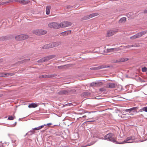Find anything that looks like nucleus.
I'll return each mask as SVG.
<instances>
[{
	"label": "nucleus",
	"instance_id": "1",
	"mask_svg": "<svg viewBox=\"0 0 147 147\" xmlns=\"http://www.w3.org/2000/svg\"><path fill=\"white\" fill-rule=\"evenodd\" d=\"M113 136L112 134H109L104 136V139L112 142L115 143L119 144V143L116 141L115 138L113 137Z\"/></svg>",
	"mask_w": 147,
	"mask_h": 147
},
{
	"label": "nucleus",
	"instance_id": "2",
	"mask_svg": "<svg viewBox=\"0 0 147 147\" xmlns=\"http://www.w3.org/2000/svg\"><path fill=\"white\" fill-rule=\"evenodd\" d=\"M135 139V137L134 136H131L127 137L126 139L123 142L119 143V144H123L126 143H129L133 142V140Z\"/></svg>",
	"mask_w": 147,
	"mask_h": 147
},
{
	"label": "nucleus",
	"instance_id": "3",
	"mask_svg": "<svg viewBox=\"0 0 147 147\" xmlns=\"http://www.w3.org/2000/svg\"><path fill=\"white\" fill-rule=\"evenodd\" d=\"M48 26L49 27L53 29H59L60 28L59 24L56 22H52L49 24Z\"/></svg>",
	"mask_w": 147,
	"mask_h": 147
},
{
	"label": "nucleus",
	"instance_id": "4",
	"mask_svg": "<svg viewBox=\"0 0 147 147\" xmlns=\"http://www.w3.org/2000/svg\"><path fill=\"white\" fill-rule=\"evenodd\" d=\"M47 31L42 29L36 30L33 31L34 34L39 35H44L47 33Z\"/></svg>",
	"mask_w": 147,
	"mask_h": 147
},
{
	"label": "nucleus",
	"instance_id": "5",
	"mask_svg": "<svg viewBox=\"0 0 147 147\" xmlns=\"http://www.w3.org/2000/svg\"><path fill=\"white\" fill-rule=\"evenodd\" d=\"M147 33V30L142 32H140L136 34L131 36L130 37V38L132 39H134L136 38H139Z\"/></svg>",
	"mask_w": 147,
	"mask_h": 147
},
{
	"label": "nucleus",
	"instance_id": "6",
	"mask_svg": "<svg viewBox=\"0 0 147 147\" xmlns=\"http://www.w3.org/2000/svg\"><path fill=\"white\" fill-rule=\"evenodd\" d=\"M28 37V36L27 35L21 34L16 36L15 38L17 40L20 41L27 39Z\"/></svg>",
	"mask_w": 147,
	"mask_h": 147
},
{
	"label": "nucleus",
	"instance_id": "7",
	"mask_svg": "<svg viewBox=\"0 0 147 147\" xmlns=\"http://www.w3.org/2000/svg\"><path fill=\"white\" fill-rule=\"evenodd\" d=\"M71 23L70 22L65 21L61 22L60 24V28H64L71 26Z\"/></svg>",
	"mask_w": 147,
	"mask_h": 147
},
{
	"label": "nucleus",
	"instance_id": "8",
	"mask_svg": "<svg viewBox=\"0 0 147 147\" xmlns=\"http://www.w3.org/2000/svg\"><path fill=\"white\" fill-rule=\"evenodd\" d=\"M118 31V29H115L109 30L107 32V37H110L115 34Z\"/></svg>",
	"mask_w": 147,
	"mask_h": 147
},
{
	"label": "nucleus",
	"instance_id": "9",
	"mask_svg": "<svg viewBox=\"0 0 147 147\" xmlns=\"http://www.w3.org/2000/svg\"><path fill=\"white\" fill-rule=\"evenodd\" d=\"M98 14L97 13H92L88 15L85 16L84 17L82 18V20H87L94 16L98 15Z\"/></svg>",
	"mask_w": 147,
	"mask_h": 147
},
{
	"label": "nucleus",
	"instance_id": "10",
	"mask_svg": "<svg viewBox=\"0 0 147 147\" xmlns=\"http://www.w3.org/2000/svg\"><path fill=\"white\" fill-rule=\"evenodd\" d=\"M56 75L55 74H50V75H44L41 76H39V78H52L56 76Z\"/></svg>",
	"mask_w": 147,
	"mask_h": 147
},
{
	"label": "nucleus",
	"instance_id": "11",
	"mask_svg": "<svg viewBox=\"0 0 147 147\" xmlns=\"http://www.w3.org/2000/svg\"><path fill=\"white\" fill-rule=\"evenodd\" d=\"M138 108L139 107H133L129 109H126L125 111L126 112H129V113H130L131 111H134V112L135 111L137 113V111H136L135 110Z\"/></svg>",
	"mask_w": 147,
	"mask_h": 147
},
{
	"label": "nucleus",
	"instance_id": "12",
	"mask_svg": "<svg viewBox=\"0 0 147 147\" xmlns=\"http://www.w3.org/2000/svg\"><path fill=\"white\" fill-rule=\"evenodd\" d=\"M69 93L68 91L65 90H62L58 92V94L60 95L67 94Z\"/></svg>",
	"mask_w": 147,
	"mask_h": 147
},
{
	"label": "nucleus",
	"instance_id": "13",
	"mask_svg": "<svg viewBox=\"0 0 147 147\" xmlns=\"http://www.w3.org/2000/svg\"><path fill=\"white\" fill-rule=\"evenodd\" d=\"M13 75V74L11 73H8L3 74L1 73L0 74V77H4L5 76H12Z\"/></svg>",
	"mask_w": 147,
	"mask_h": 147
},
{
	"label": "nucleus",
	"instance_id": "14",
	"mask_svg": "<svg viewBox=\"0 0 147 147\" xmlns=\"http://www.w3.org/2000/svg\"><path fill=\"white\" fill-rule=\"evenodd\" d=\"M38 106V103H32L29 105L28 107L29 108H35Z\"/></svg>",
	"mask_w": 147,
	"mask_h": 147
},
{
	"label": "nucleus",
	"instance_id": "15",
	"mask_svg": "<svg viewBox=\"0 0 147 147\" xmlns=\"http://www.w3.org/2000/svg\"><path fill=\"white\" fill-rule=\"evenodd\" d=\"M51 47L53 48L54 47H57L61 44V42H56L51 43Z\"/></svg>",
	"mask_w": 147,
	"mask_h": 147
},
{
	"label": "nucleus",
	"instance_id": "16",
	"mask_svg": "<svg viewBox=\"0 0 147 147\" xmlns=\"http://www.w3.org/2000/svg\"><path fill=\"white\" fill-rule=\"evenodd\" d=\"M71 31H64L61 33L60 34L63 36H66L70 34L71 33Z\"/></svg>",
	"mask_w": 147,
	"mask_h": 147
},
{
	"label": "nucleus",
	"instance_id": "17",
	"mask_svg": "<svg viewBox=\"0 0 147 147\" xmlns=\"http://www.w3.org/2000/svg\"><path fill=\"white\" fill-rule=\"evenodd\" d=\"M51 43H50L49 44H46L44 46H43L42 47V49H49L50 48H51Z\"/></svg>",
	"mask_w": 147,
	"mask_h": 147
},
{
	"label": "nucleus",
	"instance_id": "18",
	"mask_svg": "<svg viewBox=\"0 0 147 147\" xmlns=\"http://www.w3.org/2000/svg\"><path fill=\"white\" fill-rule=\"evenodd\" d=\"M107 86L109 88H115L117 86V84L115 83H111L108 84Z\"/></svg>",
	"mask_w": 147,
	"mask_h": 147
},
{
	"label": "nucleus",
	"instance_id": "19",
	"mask_svg": "<svg viewBox=\"0 0 147 147\" xmlns=\"http://www.w3.org/2000/svg\"><path fill=\"white\" fill-rule=\"evenodd\" d=\"M126 19L125 17L122 18L119 21L118 23L119 24L124 23L126 21Z\"/></svg>",
	"mask_w": 147,
	"mask_h": 147
},
{
	"label": "nucleus",
	"instance_id": "20",
	"mask_svg": "<svg viewBox=\"0 0 147 147\" xmlns=\"http://www.w3.org/2000/svg\"><path fill=\"white\" fill-rule=\"evenodd\" d=\"M51 8V7L50 6H48L46 7V14L47 15H49V14Z\"/></svg>",
	"mask_w": 147,
	"mask_h": 147
},
{
	"label": "nucleus",
	"instance_id": "21",
	"mask_svg": "<svg viewBox=\"0 0 147 147\" xmlns=\"http://www.w3.org/2000/svg\"><path fill=\"white\" fill-rule=\"evenodd\" d=\"M29 1H25L24 0H20L19 2L23 5H26L29 2Z\"/></svg>",
	"mask_w": 147,
	"mask_h": 147
},
{
	"label": "nucleus",
	"instance_id": "22",
	"mask_svg": "<svg viewBox=\"0 0 147 147\" xmlns=\"http://www.w3.org/2000/svg\"><path fill=\"white\" fill-rule=\"evenodd\" d=\"M35 133V131L33 129L31 130H30V131H29L28 133L26 134V135H28L29 136L33 134H34Z\"/></svg>",
	"mask_w": 147,
	"mask_h": 147
},
{
	"label": "nucleus",
	"instance_id": "23",
	"mask_svg": "<svg viewBox=\"0 0 147 147\" xmlns=\"http://www.w3.org/2000/svg\"><path fill=\"white\" fill-rule=\"evenodd\" d=\"M128 60V59L127 58H123L120 59L119 60H117L115 62H122L125 61H126Z\"/></svg>",
	"mask_w": 147,
	"mask_h": 147
},
{
	"label": "nucleus",
	"instance_id": "24",
	"mask_svg": "<svg viewBox=\"0 0 147 147\" xmlns=\"http://www.w3.org/2000/svg\"><path fill=\"white\" fill-rule=\"evenodd\" d=\"M144 111L147 112V107H144L142 108L138 112H142Z\"/></svg>",
	"mask_w": 147,
	"mask_h": 147
},
{
	"label": "nucleus",
	"instance_id": "25",
	"mask_svg": "<svg viewBox=\"0 0 147 147\" xmlns=\"http://www.w3.org/2000/svg\"><path fill=\"white\" fill-rule=\"evenodd\" d=\"M101 68V67L100 66H98V67H91L90 68V69L91 70H98L99 69H100Z\"/></svg>",
	"mask_w": 147,
	"mask_h": 147
},
{
	"label": "nucleus",
	"instance_id": "26",
	"mask_svg": "<svg viewBox=\"0 0 147 147\" xmlns=\"http://www.w3.org/2000/svg\"><path fill=\"white\" fill-rule=\"evenodd\" d=\"M11 138L12 142L16 144V142L17 141V138L16 137V136H13V138Z\"/></svg>",
	"mask_w": 147,
	"mask_h": 147
},
{
	"label": "nucleus",
	"instance_id": "27",
	"mask_svg": "<svg viewBox=\"0 0 147 147\" xmlns=\"http://www.w3.org/2000/svg\"><path fill=\"white\" fill-rule=\"evenodd\" d=\"M45 61V57L41 59H40L38 60L37 61L38 63H42Z\"/></svg>",
	"mask_w": 147,
	"mask_h": 147
},
{
	"label": "nucleus",
	"instance_id": "28",
	"mask_svg": "<svg viewBox=\"0 0 147 147\" xmlns=\"http://www.w3.org/2000/svg\"><path fill=\"white\" fill-rule=\"evenodd\" d=\"M99 83L98 82H92L90 84V86H97V84H98Z\"/></svg>",
	"mask_w": 147,
	"mask_h": 147
},
{
	"label": "nucleus",
	"instance_id": "29",
	"mask_svg": "<svg viewBox=\"0 0 147 147\" xmlns=\"http://www.w3.org/2000/svg\"><path fill=\"white\" fill-rule=\"evenodd\" d=\"M15 118V117L14 116L13 117L12 116H9L8 118V119L9 120H13L14 118Z\"/></svg>",
	"mask_w": 147,
	"mask_h": 147
},
{
	"label": "nucleus",
	"instance_id": "30",
	"mask_svg": "<svg viewBox=\"0 0 147 147\" xmlns=\"http://www.w3.org/2000/svg\"><path fill=\"white\" fill-rule=\"evenodd\" d=\"M44 57L46 61H47L51 59L49 55L45 57Z\"/></svg>",
	"mask_w": 147,
	"mask_h": 147
},
{
	"label": "nucleus",
	"instance_id": "31",
	"mask_svg": "<svg viewBox=\"0 0 147 147\" xmlns=\"http://www.w3.org/2000/svg\"><path fill=\"white\" fill-rule=\"evenodd\" d=\"M142 71L143 72H145L147 71V68L146 67H144L142 69Z\"/></svg>",
	"mask_w": 147,
	"mask_h": 147
},
{
	"label": "nucleus",
	"instance_id": "32",
	"mask_svg": "<svg viewBox=\"0 0 147 147\" xmlns=\"http://www.w3.org/2000/svg\"><path fill=\"white\" fill-rule=\"evenodd\" d=\"M49 56L51 59L54 58L56 57V55H49Z\"/></svg>",
	"mask_w": 147,
	"mask_h": 147
},
{
	"label": "nucleus",
	"instance_id": "33",
	"mask_svg": "<svg viewBox=\"0 0 147 147\" xmlns=\"http://www.w3.org/2000/svg\"><path fill=\"white\" fill-rule=\"evenodd\" d=\"M109 67V66H108V65H102L101 68L102 69V68L108 67Z\"/></svg>",
	"mask_w": 147,
	"mask_h": 147
},
{
	"label": "nucleus",
	"instance_id": "34",
	"mask_svg": "<svg viewBox=\"0 0 147 147\" xmlns=\"http://www.w3.org/2000/svg\"><path fill=\"white\" fill-rule=\"evenodd\" d=\"M64 66H59L58 67L59 69H62L64 68Z\"/></svg>",
	"mask_w": 147,
	"mask_h": 147
},
{
	"label": "nucleus",
	"instance_id": "35",
	"mask_svg": "<svg viewBox=\"0 0 147 147\" xmlns=\"http://www.w3.org/2000/svg\"><path fill=\"white\" fill-rule=\"evenodd\" d=\"M126 47L127 48H129V47H133V45H128V46H126Z\"/></svg>",
	"mask_w": 147,
	"mask_h": 147
},
{
	"label": "nucleus",
	"instance_id": "36",
	"mask_svg": "<svg viewBox=\"0 0 147 147\" xmlns=\"http://www.w3.org/2000/svg\"><path fill=\"white\" fill-rule=\"evenodd\" d=\"M110 50H114V51H116L118 50H117V49L116 48H112V49H110Z\"/></svg>",
	"mask_w": 147,
	"mask_h": 147
},
{
	"label": "nucleus",
	"instance_id": "37",
	"mask_svg": "<svg viewBox=\"0 0 147 147\" xmlns=\"http://www.w3.org/2000/svg\"><path fill=\"white\" fill-rule=\"evenodd\" d=\"M46 125H47L44 124V125H42L40 126L41 129H42V128H43L44 126H46Z\"/></svg>",
	"mask_w": 147,
	"mask_h": 147
},
{
	"label": "nucleus",
	"instance_id": "38",
	"mask_svg": "<svg viewBox=\"0 0 147 147\" xmlns=\"http://www.w3.org/2000/svg\"><path fill=\"white\" fill-rule=\"evenodd\" d=\"M29 60H30V59H25L24 60V61L25 62H27V61H29Z\"/></svg>",
	"mask_w": 147,
	"mask_h": 147
},
{
	"label": "nucleus",
	"instance_id": "39",
	"mask_svg": "<svg viewBox=\"0 0 147 147\" xmlns=\"http://www.w3.org/2000/svg\"><path fill=\"white\" fill-rule=\"evenodd\" d=\"M83 95L84 96L88 95V93L87 92H84L83 93Z\"/></svg>",
	"mask_w": 147,
	"mask_h": 147
},
{
	"label": "nucleus",
	"instance_id": "40",
	"mask_svg": "<svg viewBox=\"0 0 147 147\" xmlns=\"http://www.w3.org/2000/svg\"><path fill=\"white\" fill-rule=\"evenodd\" d=\"M38 129V127H35V128H33V130H39Z\"/></svg>",
	"mask_w": 147,
	"mask_h": 147
},
{
	"label": "nucleus",
	"instance_id": "41",
	"mask_svg": "<svg viewBox=\"0 0 147 147\" xmlns=\"http://www.w3.org/2000/svg\"><path fill=\"white\" fill-rule=\"evenodd\" d=\"M144 13H147V9L145 10L144 12Z\"/></svg>",
	"mask_w": 147,
	"mask_h": 147
},
{
	"label": "nucleus",
	"instance_id": "42",
	"mask_svg": "<svg viewBox=\"0 0 147 147\" xmlns=\"http://www.w3.org/2000/svg\"><path fill=\"white\" fill-rule=\"evenodd\" d=\"M100 97V96H96V98L97 99H100V98H99Z\"/></svg>",
	"mask_w": 147,
	"mask_h": 147
},
{
	"label": "nucleus",
	"instance_id": "43",
	"mask_svg": "<svg viewBox=\"0 0 147 147\" xmlns=\"http://www.w3.org/2000/svg\"><path fill=\"white\" fill-rule=\"evenodd\" d=\"M133 45V47H136L137 46H138L136 44H135Z\"/></svg>",
	"mask_w": 147,
	"mask_h": 147
},
{
	"label": "nucleus",
	"instance_id": "44",
	"mask_svg": "<svg viewBox=\"0 0 147 147\" xmlns=\"http://www.w3.org/2000/svg\"><path fill=\"white\" fill-rule=\"evenodd\" d=\"M51 124H52L51 123H49L47 124H46V125H51Z\"/></svg>",
	"mask_w": 147,
	"mask_h": 147
},
{
	"label": "nucleus",
	"instance_id": "45",
	"mask_svg": "<svg viewBox=\"0 0 147 147\" xmlns=\"http://www.w3.org/2000/svg\"><path fill=\"white\" fill-rule=\"evenodd\" d=\"M38 129L39 130H40V129H41L40 126L38 127Z\"/></svg>",
	"mask_w": 147,
	"mask_h": 147
},
{
	"label": "nucleus",
	"instance_id": "46",
	"mask_svg": "<svg viewBox=\"0 0 147 147\" xmlns=\"http://www.w3.org/2000/svg\"><path fill=\"white\" fill-rule=\"evenodd\" d=\"M96 137H97V138H99V139H100V137H99V136H96Z\"/></svg>",
	"mask_w": 147,
	"mask_h": 147
},
{
	"label": "nucleus",
	"instance_id": "47",
	"mask_svg": "<svg viewBox=\"0 0 147 147\" xmlns=\"http://www.w3.org/2000/svg\"><path fill=\"white\" fill-rule=\"evenodd\" d=\"M5 2V3H3L4 4V3H8V2Z\"/></svg>",
	"mask_w": 147,
	"mask_h": 147
},
{
	"label": "nucleus",
	"instance_id": "48",
	"mask_svg": "<svg viewBox=\"0 0 147 147\" xmlns=\"http://www.w3.org/2000/svg\"><path fill=\"white\" fill-rule=\"evenodd\" d=\"M85 117H86V116H83V117L84 118Z\"/></svg>",
	"mask_w": 147,
	"mask_h": 147
},
{
	"label": "nucleus",
	"instance_id": "49",
	"mask_svg": "<svg viewBox=\"0 0 147 147\" xmlns=\"http://www.w3.org/2000/svg\"><path fill=\"white\" fill-rule=\"evenodd\" d=\"M2 96V95L1 94H0V97H1Z\"/></svg>",
	"mask_w": 147,
	"mask_h": 147
},
{
	"label": "nucleus",
	"instance_id": "50",
	"mask_svg": "<svg viewBox=\"0 0 147 147\" xmlns=\"http://www.w3.org/2000/svg\"><path fill=\"white\" fill-rule=\"evenodd\" d=\"M99 90H100V91H101V88H100V89H99Z\"/></svg>",
	"mask_w": 147,
	"mask_h": 147
},
{
	"label": "nucleus",
	"instance_id": "51",
	"mask_svg": "<svg viewBox=\"0 0 147 147\" xmlns=\"http://www.w3.org/2000/svg\"><path fill=\"white\" fill-rule=\"evenodd\" d=\"M16 123H16V122L15 123V125H16Z\"/></svg>",
	"mask_w": 147,
	"mask_h": 147
},
{
	"label": "nucleus",
	"instance_id": "52",
	"mask_svg": "<svg viewBox=\"0 0 147 147\" xmlns=\"http://www.w3.org/2000/svg\"><path fill=\"white\" fill-rule=\"evenodd\" d=\"M101 91H102H102H103V90H102V89Z\"/></svg>",
	"mask_w": 147,
	"mask_h": 147
}]
</instances>
